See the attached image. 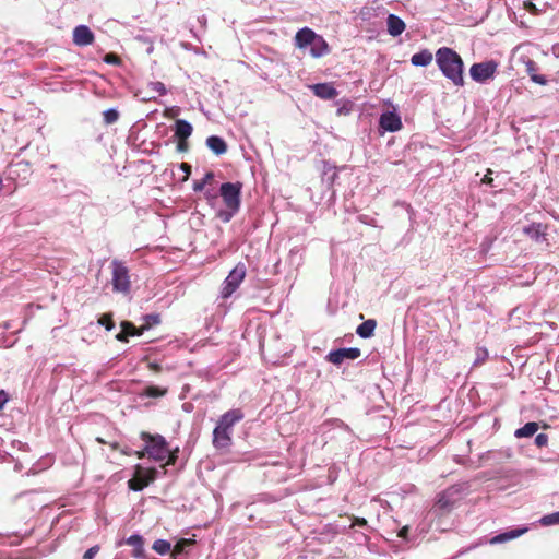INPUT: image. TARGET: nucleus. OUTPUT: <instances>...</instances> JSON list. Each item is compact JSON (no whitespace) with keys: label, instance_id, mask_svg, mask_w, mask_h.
<instances>
[{"label":"nucleus","instance_id":"20","mask_svg":"<svg viewBox=\"0 0 559 559\" xmlns=\"http://www.w3.org/2000/svg\"><path fill=\"white\" fill-rule=\"evenodd\" d=\"M207 147L216 155H223L227 152L226 142L217 135H211L206 139Z\"/></svg>","mask_w":559,"mask_h":559},{"label":"nucleus","instance_id":"19","mask_svg":"<svg viewBox=\"0 0 559 559\" xmlns=\"http://www.w3.org/2000/svg\"><path fill=\"white\" fill-rule=\"evenodd\" d=\"M406 28V25L402 19L395 14L388 16V32L391 36L396 37L401 35Z\"/></svg>","mask_w":559,"mask_h":559},{"label":"nucleus","instance_id":"4","mask_svg":"<svg viewBox=\"0 0 559 559\" xmlns=\"http://www.w3.org/2000/svg\"><path fill=\"white\" fill-rule=\"evenodd\" d=\"M111 284L115 293L128 295L131 289L129 269L123 262L112 260L111 262Z\"/></svg>","mask_w":559,"mask_h":559},{"label":"nucleus","instance_id":"16","mask_svg":"<svg viewBox=\"0 0 559 559\" xmlns=\"http://www.w3.org/2000/svg\"><path fill=\"white\" fill-rule=\"evenodd\" d=\"M453 492L451 489L440 492L437 497L436 508L441 512H449L454 506Z\"/></svg>","mask_w":559,"mask_h":559},{"label":"nucleus","instance_id":"32","mask_svg":"<svg viewBox=\"0 0 559 559\" xmlns=\"http://www.w3.org/2000/svg\"><path fill=\"white\" fill-rule=\"evenodd\" d=\"M104 122L106 124H112L119 119V112L116 109H107L103 112Z\"/></svg>","mask_w":559,"mask_h":559},{"label":"nucleus","instance_id":"53","mask_svg":"<svg viewBox=\"0 0 559 559\" xmlns=\"http://www.w3.org/2000/svg\"><path fill=\"white\" fill-rule=\"evenodd\" d=\"M121 453L124 454V455H130L131 454V452L128 451V450H121Z\"/></svg>","mask_w":559,"mask_h":559},{"label":"nucleus","instance_id":"54","mask_svg":"<svg viewBox=\"0 0 559 559\" xmlns=\"http://www.w3.org/2000/svg\"><path fill=\"white\" fill-rule=\"evenodd\" d=\"M2 187H3V182H2V179L0 178V191L2 190Z\"/></svg>","mask_w":559,"mask_h":559},{"label":"nucleus","instance_id":"36","mask_svg":"<svg viewBox=\"0 0 559 559\" xmlns=\"http://www.w3.org/2000/svg\"><path fill=\"white\" fill-rule=\"evenodd\" d=\"M542 523L544 525H551V524H557L559 523V512H555L552 514H548V515H545L543 519H542Z\"/></svg>","mask_w":559,"mask_h":559},{"label":"nucleus","instance_id":"37","mask_svg":"<svg viewBox=\"0 0 559 559\" xmlns=\"http://www.w3.org/2000/svg\"><path fill=\"white\" fill-rule=\"evenodd\" d=\"M104 61L108 64H114V66H120L121 64V59L118 55L116 53H107L105 55L104 57Z\"/></svg>","mask_w":559,"mask_h":559},{"label":"nucleus","instance_id":"49","mask_svg":"<svg viewBox=\"0 0 559 559\" xmlns=\"http://www.w3.org/2000/svg\"><path fill=\"white\" fill-rule=\"evenodd\" d=\"M355 524H357V525H359V526H365V525L367 524V521H366V519H364V518H357V519L355 520Z\"/></svg>","mask_w":559,"mask_h":559},{"label":"nucleus","instance_id":"14","mask_svg":"<svg viewBox=\"0 0 559 559\" xmlns=\"http://www.w3.org/2000/svg\"><path fill=\"white\" fill-rule=\"evenodd\" d=\"M313 94L322 99H333L337 96V91L330 83H318L310 86Z\"/></svg>","mask_w":559,"mask_h":559},{"label":"nucleus","instance_id":"12","mask_svg":"<svg viewBox=\"0 0 559 559\" xmlns=\"http://www.w3.org/2000/svg\"><path fill=\"white\" fill-rule=\"evenodd\" d=\"M231 444V431L215 427L213 430V445L218 449H228Z\"/></svg>","mask_w":559,"mask_h":559},{"label":"nucleus","instance_id":"50","mask_svg":"<svg viewBox=\"0 0 559 559\" xmlns=\"http://www.w3.org/2000/svg\"><path fill=\"white\" fill-rule=\"evenodd\" d=\"M110 448L112 450H119V443L118 442L110 443Z\"/></svg>","mask_w":559,"mask_h":559},{"label":"nucleus","instance_id":"35","mask_svg":"<svg viewBox=\"0 0 559 559\" xmlns=\"http://www.w3.org/2000/svg\"><path fill=\"white\" fill-rule=\"evenodd\" d=\"M159 322L160 320L158 314H147L144 317V323L142 325H147L148 330L151 326L156 325Z\"/></svg>","mask_w":559,"mask_h":559},{"label":"nucleus","instance_id":"30","mask_svg":"<svg viewBox=\"0 0 559 559\" xmlns=\"http://www.w3.org/2000/svg\"><path fill=\"white\" fill-rule=\"evenodd\" d=\"M192 544H194L193 539L181 538L180 540L177 542L174 549L171 550V556L176 559L177 556H179L180 554H182L185 551V548L187 546L192 545Z\"/></svg>","mask_w":559,"mask_h":559},{"label":"nucleus","instance_id":"8","mask_svg":"<svg viewBox=\"0 0 559 559\" xmlns=\"http://www.w3.org/2000/svg\"><path fill=\"white\" fill-rule=\"evenodd\" d=\"M360 355L361 352L359 348L350 347L332 350L328 354L326 358L330 362L338 366L346 359L355 360L360 357Z\"/></svg>","mask_w":559,"mask_h":559},{"label":"nucleus","instance_id":"21","mask_svg":"<svg viewBox=\"0 0 559 559\" xmlns=\"http://www.w3.org/2000/svg\"><path fill=\"white\" fill-rule=\"evenodd\" d=\"M193 128L192 126L183 120L178 119L175 123V136L178 140H188V138L192 134Z\"/></svg>","mask_w":559,"mask_h":559},{"label":"nucleus","instance_id":"22","mask_svg":"<svg viewBox=\"0 0 559 559\" xmlns=\"http://www.w3.org/2000/svg\"><path fill=\"white\" fill-rule=\"evenodd\" d=\"M526 531H527V528H515V530H511V531L498 534L490 539V544H499V543H504V542L518 538L521 535H523Z\"/></svg>","mask_w":559,"mask_h":559},{"label":"nucleus","instance_id":"48","mask_svg":"<svg viewBox=\"0 0 559 559\" xmlns=\"http://www.w3.org/2000/svg\"><path fill=\"white\" fill-rule=\"evenodd\" d=\"M407 533H408V527H407V526H404V527H402V528L400 530V532H399V536H400V537H404V538H405V537L407 536Z\"/></svg>","mask_w":559,"mask_h":559},{"label":"nucleus","instance_id":"42","mask_svg":"<svg viewBox=\"0 0 559 559\" xmlns=\"http://www.w3.org/2000/svg\"><path fill=\"white\" fill-rule=\"evenodd\" d=\"M491 174H492V170L491 169H487V174L484 176V178L481 179V183L484 185H492L493 182V179L491 177Z\"/></svg>","mask_w":559,"mask_h":559},{"label":"nucleus","instance_id":"39","mask_svg":"<svg viewBox=\"0 0 559 559\" xmlns=\"http://www.w3.org/2000/svg\"><path fill=\"white\" fill-rule=\"evenodd\" d=\"M535 444L538 448L546 447L548 444V436L546 433H538L535 438Z\"/></svg>","mask_w":559,"mask_h":559},{"label":"nucleus","instance_id":"45","mask_svg":"<svg viewBox=\"0 0 559 559\" xmlns=\"http://www.w3.org/2000/svg\"><path fill=\"white\" fill-rule=\"evenodd\" d=\"M180 169L182 171H185V174H186L185 179H187L190 176V174H191V166L189 164H187V163H181L180 164Z\"/></svg>","mask_w":559,"mask_h":559},{"label":"nucleus","instance_id":"28","mask_svg":"<svg viewBox=\"0 0 559 559\" xmlns=\"http://www.w3.org/2000/svg\"><path fill=\"white\" fill-rule=\"evenodd\" d=\"M168 392L167 388H159L156 385H148L144 389L143 395L147 397H162Z\"/></svg>","mask_w":559,"mask_h":559},{"label":"nucleus","instance_id":"9","mask_svg":"<svg viewBox=\"0 0 559 559\" xmlns=\"http://www.w3.org/2000/svg\"><path fill=\"white\" fill-rule=\"evenodd\" d=\"M243 417H245V414L240 408L230 409V411L224 413L219 417L216 427L231 431V428L234 427V425H236L237 423L242 420Z\"/></svg>","mask_w":559,"mask_h":559},{"label":"nucleus","instance_id":"11","mask_svg":"<svg viewBox=\"0 0 559 559\" xmlns=\"http://www.w3.org/2000/svg\"><path fill=\"white\" fill-rule=\"evenodd\" d=\"M95 40L93 32L86 25H79L73 29V43L83 47L92 45Z\"/></svg>","mask_w":559,"mask_h":559},{"label":"nucleus","instance_id":"46","mask_svg":"<svg viewBox=\"0 0 559 559\" xmlns=\"http://www.w3.org/2000/svg\"><path fill=\"white\" fill-rule=\"evenodd\" d=\"M525 8L532 13H536L537 11L536 5L532 2H525Z\"/></svg>","mask_w":559,"mask_h":559},{"label":"nucleus","instance_id":"23","mask_svg":"<svg viewBox=\"0 0 559 559\" xmlns=\"http://www.w3.org/2000/svg\"><path fill=\"white\" fill-rule=\"evenodd\" d=\"M376 328L377 321L374 319H368L357 326L356 333L362 338H369L374 334Z\"/></svg>","mask_w":559,"mask_h":559},{"label":"nucleus","instance_id":"47","mask_svg":"<svg viewBox=\"0 0 559 559\" xmlns=\"http://www.w3.org/2000/svg\"><path fill=\"white\" fill-rule=\"evenodd\" d=\"M134 454L136 455L138 459H144L145 456H147V453L145 452V448L141 451H136Z\"/></svg>","mask_w":559,"mask_h":559},{"label":"nucleus","instance_id":"18","mask_svg":"<svg viewBox=\"0 0 559 559\" xmlns=\"http://www.w3.org/2000/svg\"><path fill=\"white\" fill-rule=\"evenodd\" d=\"M126 543L130 546H133L132 556L136 559H145V550H144V540L141 535L134 534L131 535Z\"/></svg>","mask_w":559,"mask_h":559},{"label":"nucleus","instance_id":"6","mask_svg":"<svg viewBox=\"0 0 559 559\" xmlns=\"http://www.w3.org/2000/svg\"><path fill=\"white\" fill-rule=\"evenodd\" d=\"M155 468H143L140 465L135 466L134 476L128 481V486L133 491H141L155 479Z\"/></svg>","mask_w":559,"mask_h":559},{"label":"nucleus","instance_id":"29","mask_svg":"<svg viewBox=\"0 0 559 559\" xmlns=\"http://www.w3.org/2000/svg\"><path fill=\"white\" fill-rule=\"evenodd\" d=\"M152 548L162 556L171 551L170 543L165 539H156Z\"/></svg>","mask_w":559,"mask_h":559},{"label":"nucleus","instance_id":"17","mask_svg":"<svg viewBox=\"0 0 559 559\" xmlns=\"http://www.w3.org/2000/svg\"><path fill=\"white\" fill-rule=\"evenodd\" d=\"M326 53H329V45L322 36L317 34L316 39L310 44V55L313 58H321Z\"/></svg>","mask_w":559,"mask_h":559},{"label":"nucleus","instance_id":"41","mask_svg":"<svg viewBox=\"0 0 559 559\" xmlns=\"http://www.w3.org/2000/svg\"><path fill=\"white\" fill-rule=\"evenodd\" d=\"M147 368L154 373H159L162 371V366L155 361L148 362Z\"/></svg>","mask_w":559,"mask_h":559},{"label":"nucleus","instance_id":"40","mask_svg":"<svg viewBox=\"0 0 559 559\" xmlns=\"http://www.w3.org/2000/svg\"><path fill=\"white\" fill-rule=\"evenodd\" d=\"M177 452H178V449H176L175 451H170L168 449V454L166 456V459H167L166 465H174L176 463Z\"/></svg>","mask_w":559,"mask_h":559},{"label":"nucleus","instance_id":"3","mask_svg":"<svg viewBox=\"0 0 559 559\" xmlns=\"http://www.w3.org/2000/svg\"><path fill=\"white\" fill-rule=\"evenodd\" d=\"M140 437L146 443L145 452L147 453V457L156 462L166 460L168 443L162 435H151L150 432L142 431Z\"/></svg>","mask_w":559,"mask_h":559},{"label":"nucleus","instance_id":"33","mask_svg":"<svg viewBox=\"0 0 559 559\" xmlns=\"http://www.w3.org/2000/svg\"><path fill=\"white\" fill-rule=\"evenodd\" d=\"M98 323L103 326H105V329L107 331H111L114 328H115V323H114V320H112V313H104L99 317L98 319Z\"/></svg>","mask_w":559,"mask_h":559},{"label":"nucleus","instance_id":"7","mask_svg":"<svg viewBox=\"0 0 559 559\" xmlns=\"http://www.w3.org/2000/svg\"><path fill=\"white\" fill-rule=\"evenodd\" d=\"M497 68L498 63L493 60H489L474 63L469 69V73L474 81L483 83L495 75Z\"/></svg>","mask_w":559,"mask_h":559},{"label":"nucleus","instance_id":"26","mask_svg":"<svg viewBox=\"0 0 559 559\" xmlns=\"http://www.w3.org/2000/svg\"><path fill=\"white\" fill-rule=\"evenodd\" d=\"M527 67V73L531 76V80L535 83H538L540 85H545L547 83V80L544 75L536 74V63L533 60H528L526 63Z\"/></svg>","mask_w":559,"mask_h":559},{"label":"nucleus","instance_id":"2","mask_svg":"<svg viewBox=\"0 0 559 559\" xmlns=\"http://www.w3.org/2000/svg\"><path fill=\"white\" fill-rule=\"evenodd\" d=\"M241 190L242 183L239 181L222 183L219 194L228 210V213L223 218L225 222H228L230 217L239 211Z\"/></svg>","mask_w":559,"mask_h":559},{"label":"nucleus","instance_id":"31","mask_svg":"<svg viewBox=\"0 0 559 559\" xmlns=\"http://www.w3.org/2000/svg\"><path fill=\"white\" fill-rule=\"evenodd\" d=\"M213 179H214V174L212 171L206 173L205 176L201 180L194 181L193 190L195 192L202 191L204 189L205 185L210 183Z\"/></svg>","mask_w":559,"mask_h":559},{"label":"nucleus","instance_id":"52","mask_svg":"<svg viewBox=\"0 0 559 559\" xmlns=\"http://www.w3.org/2000/svg\"><path fill=\"white\" fill-rule=\"evenodd\" d=\"M96 441H97L98 443H102V444L106 443V442H105V440H104V439H102V438H99V437H98V438H96Z\"/></svg>","mask_w":559,"mask_h":559},{"label":"nucleus","instance_id":"10","mask_svg":"<svg viewBox=\"0 0 559 559\" xmlns=\"http://www.w3.org/2000/svg\"><path fill=\"white\" fill-rule=\"evenodd\" d=\"M121 332L116 335V340L122 343H127L129 341V336H140L147 330V325H141L136 328L130 321H122L120 323Z\"/></svg>","mask_w":559,"mask_h":559},{"label":"nucleus","instance_id":"5","mask_svg":"<svg viewBox=\"0 0 559 559\" xmlns=\"http://www.w3.org/2000/svg\"><path fill=\"white\" fill-rule=\"evenodd\" d=\"M246 276V266L242 263L237 264L228 274L224 281V285L221 292L222 298L227 299L230 297L236 289L239 287Z\"/></svg>","mask_w":559,"mask_h":559},{"label":"nucleus","instance_id":"44","mask_svg":"<svg viewBox=\"0 0 559 559\" xmlns=\"http://www.w3.org/2000/svg\"><path fill=\"white\" fill-rule=\"evenodd\" d=\"M177 150L180 151V152H186L188 150V142H187V140H178Z\"/></svg>","mask_w":559,"mask_h":559},{"label":"nucleus","instance_id":"51","mask_svg":"<svg viewBox=\"0 0 559 559\" xmlns=\"http://www.w3.org/2000/svg\"><path fill=\"white\" fill-rule=\"evenodd\" d=\"M171 109H166L165 112H164V116L167 117V118H171L173 115L171 112H169Z\"/></svg>","mask_w":559,"mask_h":559},{"label":"nucleus","instance_id":"15","mask_svg":"<svg viewBox=\"0 0 559 559\" xmlns=\"http://www.w3.org/2000/svg\"><path fill=\"white\" fill-rule=\"evenodd\" d=\"M317 34L309 27L299 29L295 35V46L304 49L310 46L311 41L316 39Z\"/></svg>","mask_w":559,"mask_h":559},{"label":"nucleus","instance_id":"43","mask_svg":"<svg viewBox=\"0 0 559 559\" xmlns=\"http://www.w3.org/2000/svg\"><path fill=\"white\" fill-rule=\"evenodd\" d=\"M9 401V394L1 390L0 391V409L3 408L4 404Z\"/></svg>","mask_w":559,"mask_h":559},{"label":"nucleus","instance_id":"1","mask_svg":"<svg viewBox=\"0 0 559 559\" xmlns=\"http://www.w3.org/2000/svg\"><path fill=\"white\" fill-rule=\"evenodd\" d=\"M436 62L442 74L455 86L464 85V62L461 56L449 47H441L436 52Z\"/></svg>","mask_w":559,"mask_h":559},{"label":"nucleus","instance_id":"13","mask_svg":"<svg viewBox=\"0 0 559 559\" xmlns=\"http://www.w3.org/2000/svg\"><path fill=\"white\" fill-rule=\"evenodd\" d=\"M380 127L386 131L395 132L402 128L401 118L394 112H384L380 117Z\"/></svg>","mask_w":559,"mask_h":559},{"label":"nucleus","instance_id":"25","mask_svg":"<svg viewBox=\"0 0 559 559\" xmlns=\"http://www.w3.org/2000/svg\"><path fill=\"white\" fill-rule=\"evenodd\" d=\"M539 426L535 421L526 423L523 427L515 430L514 436L516 438H528L536 433Z\"/></svg>","mask_w":559,"mask_h":559},{"label":"nucleus","instance_id":"27","mask_svg":"<svg viewBox=\"0 0 559 559\" xmlns=\"http://www.w3.org/2000/svg\"><path fill=\"white\" fill-rule=\"evenodd\" d=\"M524 233L536 240L545 234V227L540 223H534L524 228Z\"/></svg>","mask_w":559,"mask_h":559},{"label":"nucleus","instance_id":"24","mask_svg":"<svg viewBox=\"0 0 559 559\" xmlns=\"http://www.w3.org/2000/svg\"><path fill=\"white\" fill-rule=\"evenodd\" d=\"M432 59V53L428 49H423L421 51L412 56L411 62L416 67H426L431 63Z\"/></svg>","mask_w":559,"mask_h":559},{"label":"nucleus","instance_id":"34","mask_svg":"<svg viewBox=\"0 0 559 559\" xmlns=\"http://www.w3.org/2000/svg\"><path fill=\"white\" fill-rule=\"evenodd\" d=\"M150 88L156 93H158V95L163 96L167 93V88L165 86V84L163 82H152L150 83Z\"/></svg>","mask_w":559,"mask_h":559},{"label":"nucleus","instance_id":"38","mask_svg":"<svg viewBox=\"0 0 559 559\" xmlns=\"http://www.w3.org/2000/svg\"><path fill=\"white\" fill-rule=\"evenodd\" d=\"M100 550V547L98 545H95L91 548H88L84 555H83V558L84 559H93Z\"/></svg>","mask_w":559,"mask_h":559}]
</instances>
